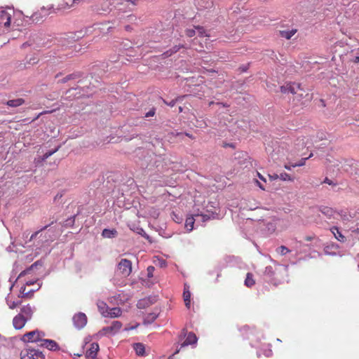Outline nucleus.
<instances>
[{"label": "nucleus", "mask_w": 359, "mask_h": 359, "mask_svg": "<svg viewBox=\"0 0 359 359\" xmlns=\"http://www.w3.org/2000/svg\"><path fill=\"white\" fill-rule=\"evenodd\" d=\"M255 284V280L253 278V275L251 273H248L245 280V285L248 287H251Z\"/></svg>", "instance_id": "b1692460"}, {"label": "nucleus", "mask_w": 359, "mask_h": 359, "mask_svg": "<svg viewBox=\"0 0 359 359\" xmlns=\"http://www.w3.org/2000/svg\"><path fill=\"white\" fill-rule=\"evenodd\" d=\"M27 320V318L22 314H18L14 317L13 324L15 329L20 330L25 326Z\"/></svg>", "instance_id": "f8f14e48"}, {"label": "nucleus", "mask_w": 359, "mask_h": 359, "mask_svg": "<svg viewBox=\"0 0 359 359\" xmlns=\"http://www.w3.org/2000/svg\"><path fill=\"white\" fill-rule=\"evenodd\" d=\"M321 212L329 218H331L334 215V210L332 208L329 207H323L320 209Z\"/></svg>", "instance_id": "bb28decb"}, {"label": "nucleus", "mask_w": 359, "mask_h": 359, "mask_svg": "<svg viewBox=\"0 0 359 359\" xmlns=\"http://www.w3.org/2000/svg\"><path fill=\"white\" fill-rule=\"evenodd\" d=\"M46 336L45 332L39 330H34L25 333L21 338V340L25 343L36 342L40 344L42 339Z\"/></svg>", "instance_id": "f03ea898"}, {"label": "nucleus", "mask_w": 359, "mask_h": 359, "mask_svg": "<svg viewBox=\"0 0 359 359\" xmlns=\"http://www.w3.org/2000/svg\"><path fill=\"white\" fill-rule=\"evenodd\" d=\"M306 160L307 158H302L299 163L292 164V168L302 166L305 164Z\"/></svg>", "instance_id": "4c0bfd02"}, {"label": "nucleus", "mask_w": 359, "mask_h": 359, "mask_svg": "<svg viewBox=\"0 0 359 359\" xmlns=\"http://www.w3.org/2000/svg\"><path fill=\"white\" fill-rule=\"evenodd\" d=\"M304 93V90H303V91H298L297 94H294V95H296V97L298 100H300L301 98L303 97Z\"/></svg>", "instance_id": "c03bdc74"}, {"label": "nucleus", "mask_w": 359, "mask_h": 359, "mask_svg": "<svg viewBox=\"0 0 359 359\" xmlns=\"http://www.w3.org/2000/svg\"><path fill=\"white\" fill-rule=\"evenodd\" d=\"M154 271V266H149L147 268L148 277L151 278L153 276L152 273H153Z\"/></svg>", "instance_id": "79ce46f5"}, {"label": "nucleus", "mask_w": 359, "mask_h": 359, "mask_svg": "<svg viewBox=\"0 0 359 359\" xmlns=\"http://www.w3.org/2000/svg\"><path fill=\"white\" fill-rule=\"evenodd\" d=\"M34 283H35V280H28V281H26V285H33Z\"/></svg>", "instance_id": "864d4df0"}, {"label": "nucleus", "mask_w": 359, "mask_h": 359, "mask_svg": "<svg viewBox=\"0 0 359 359\" xmlns=\"http://www.w3.org/2000/svg\"><path fill=\"white\" fill-rule=\"evenodd\" d=\"M179 111H180V112H182V107H179Z\"/></svg>", "instance_id": "e2e57ef3"}, {"label": "nucleus", "mask_w": 359, "mask_h": 359, "mask_svg": "<svg viewBox=\"0 0 359 359\" xmlns=\"http://www.w3.org/2000/svg\"><path fill=\"white\" fill-rule=\"evenodd\" d=\"M297 32V29H293L291 30H282L280 31V36L285 38L286 39H290Z\"/></svg>", "instance_id": "a211bd4d"}, {"label": "nucleus", "mask_w": 359, "mask_h": 359, "mask_svg": "<svg viewBox=\"0 0 359 359\" xmlns=\"http://www.w3.org/2000/svg\"><path fill=\"white\" fill-rule=\"evenodd\" d=\"M185 135H186V136H187V137H189V138H191V139H194V137L191 134H189V133H185Z\"/></svg>", "instance_id": "6e6d98bb"}, {"label": "nucleus", "mask_w": 359, "mask_h": 359, "mask_svg": "<svg viewBox=\"0 0 359 359\" xmlns=\"http://www.w3.org/2000/svg\"><path fill=\"white\" fill-rule=\"evenodd\" d=\"M138 326V325L134 326V327H126L125 330H133L134 328H136Z\"/></svg>", "instance_id": "4d7b16f0"}, {"label": "nucleus", "mask_w": 359, "mask_h": 359, "mask_svg": "<svg viewBox=\"0 0 359 359\" xmlns=\"http://www.w3.org/2000/svg\"><path fill=\"white\" fill-rule=\"evenodd\" d=\"M97 306L98 308V311H100L101 315L103 317L106 318V316H108V312L109 310V308L107 306V304L103 301H98L97 303Z\"/></svg>", "instance_id": "4468645a"}, {"label": "nucleus", "mask_w": 359, "mask_h": 359, "mask_svg": "<svg viewBox=\"0 0 359 359\" xmlns=\"http://www.w3.org/2000/svg\"><path fill=\"white\" fill-rule=\"evenodd\" d=\"M102 25V24H96V25H94V26L92 27L93 32L97 35V36H100V32L102 29V27H101Z\"/></svg>", "instance_id": "72a5a7b5"}, {"label": "nucleus", "mask_w": 359, "mask_h": 359, "mask_svg": "<svg viewBox=\"0 0 359 359\" xmlns=\"http://www.w3.org/2000/svg\"><path fill=\"white\" fill-rule=\"evenodd\" d=\"M324 182V183H325V184H329V185H332V184H333L332 181V180H330L329 178H327V177H325V179L324 180V182Z\"/></svg>", "instance_id": "de8ad7c7"}, {"label": "nucleus", "mask_w": 359, "mask_h": 359, "mask_svg": "<svg viewBox=\"0 0 359 359\" xmlns=\"http://www.w3.org/2000/svg\"><path fill=\"white\" fill-rule=\"evenodd\" d=\"M194 216L197 218V219L201 220L202 222H205L210 219V216L205 214H199L196 213L194 214Z\"/></svg>", "instance_id": "7c9ffc66"}, {"label": "nucleus", "mask_w": 359, "mask_h": 359, "mask_svg": "<svg viewBox=\"0 0 359 359\" xmlns=\"http://www.w3.org/2000/svg\"><path fill=\"white\" fill-rule=\"evenodd\" d=\"M25 288H26L25 286L21 287L20 292L22 293H25Z\"/></svg>", "instance_id": "13d9d810"}, {"label": "nucleus", "mask_w": 359, "mask_h": 359, "mask_svg": "<svg viewBox=\"0 0 359 359\" xmlns=\"http://www.w3.org/2000/svg\"><path fill=\"white\" fill-rule=\"evenodd\" d=\"M164 102L166 104H168V106H170V107H174L176 103V100H175L170 101V102H166L165 101H164Z\"/></svg>", "instance_id": "49530a36"}, {"label": "nucleus", "mask_w": 359, "mask_h": 359, "mask_svg": "<svg viewBox=\"0 0 359 359\" xmlns=\"http://www.w3.org/2000/svg\"><path fill=\"white\" fill-rule=\"evenodd\" d=\"M133 348L137 355L143 356L145 353V346L142 343H135Z\"/></svg>", "instance_id": "dca6fc26"}, {"label": "nucleus", "mask_w": 359, "mask_h": 359, "mask_svg": "<svg viewBox=\"0 0 359 359\" xmlns=\"http://www.w3.org/2000/svg\"><path fill=\"white\" fill-rule=\"evenodd\" d=\"M47 15V13H45L44 15H42L41 13H39V12H36L34 13H33L31 16V20L36 22V23H38V22H40L41 21H43V18Z\"/></svg>", "instance_id": "393cba45"}, {"label": "nucleus", "mask_w": 359, "mask_h": 359, "mask_svg": "<svg viewBox=\"0 0 359 359\" xmlns=\"http://www.w3.org/2000/svg\"><path fill=\"white\" fill-rule=\"evenodd\" d=\"M183 298L184 301V304L187 308L189 309L191 305V292L188 289L184 287V292H183Z\"/></svg>", "instance_id": "aec40b11"}, {"label": "nucleus", "mask_w": 359, "mask_h": 359, "mask_svg": "<svg viewBox=\"0 0 359 359\" xmlns=\"http://www.w3.org/2000/svg\"><path fill=\"white\" fill-rule=\"evenodd\" d=\"M122 327V323L120 321L114 320L110 326L103 327L100 333L102 335H114L116 334Z\"/></svg>", "instance_id": "20e7f679"}, {"label": "nucleus", "mask_w": 359, "mask_h": 359, "mask_svg": "<svg viewBox=\"0 0 359 359\" xmlns=\"http://www.w3.org/2000/svg\"><path fill=\"white\" fill-rule=\"evenodd\" d=\"M198 220L194 216V214L189 217H187L185 222V226L189 231H191L194 229V224L195 221Z\"/></svg>", "instance_id": "6ab92c4d"}, {"label": "nucleus", "mask_w": 359, "mask_h": 359, "mask_svg": "<svg viewBox=\"0 0 359 359\" xmlns=\"http://www.w3.org/2000/svg\"><path fill=\"white\" fill-rule=\"evenodd\" d=\"M276 250L279 254L282 255H285L290 252V250L284 245L278 248Z\"/></svg>", "instance_id": "f704fd0d"}, {"label": "nucleus", "mask_w": 359, "mask_h": 359, "mask_svg": "<svg viewBox=\"0 0 359 359\" xmlns=\"http://www.w3.org/2000/svg\"><path fill=\"white\" fill-rule=\"evenodd\" d=\"M314 238H315L314 236H308L305 237V240L306 241H313L314 239Z\"/></svg>", "instance_id": "09e8293b"}, {"label": "nucleus", "mask_w": 359, "mask_h": 359, "mask_svg": "<svg viewBox=\"0 0 359 359\" xmlns=\"http://www.w3.org/2000/svg\"><path fill=\"white\" fill-rule=\"evenodd\" d=\"M184 48V45L175 46L171 49L167 50L163 53V55L167 57L171 56L172 54L177 53L180 48Z\"/></svg>", "instance_id": "5701e85b"}, {"label": "nucleus", "mask_w": 359, "mask_h": 359, "mask_svg": "<svg viewBox=\"0 0 359 359\" xmlns=\"http://www.w3.org/2000/svg\"><path fill=\"white\" fill-rule=\"evenodd\" d=\"M116 233V231L115 230H109V229H104L103 231H102V236L104 237H107V238H111L112 236H114V234Z\"/></svg>", "instance_id": "2f4dec72"}, {"label": "nucleus", "mask_w": 359, "mask_h": 359, "mask_svg": "<svg viewBox=\"0 0 359 359\" xmlns=\"http://www.w3.org/2000/svg\"><path fill=\"white\" fill-rule=\"evenodd\" d=\"M38 62H39V60L36 57H32L29 59L28 63L29 65H35V64L38 63Z\"/></svg>", "instance_id": "37998d69"}, {"label": "nucleus", "mask_w": 359, "mask_h": 359, "mask_svg": "<svg viewBox=\"0 0 359 359\" xmlns=\"http://www.w3.org/2000/svg\"><path fill=\"white\" fill-rule=\"evenodd\" d=\"M11 16L8 12L5 11H0V28H8L11 25Z\"/></svg>", "instance_id": "9b49d317"}, {"label": "nucleus", "mask_w": 359, "mask_h": 359, "mask_svg": "<svg viewBox=\"0 0 359 359\" xmlns=\"http://www.w3.org/2000/svg\"><path fill=\"white\" fill-rule=\"evenodd\" d=\"M257 176L260 180H263L264 182H266V179L259 172H257Z\"/></svg>", "instance_id": "3c124183"}, {"label": "nucleus", "mask_w": 359, "mask_h": 359, "mask_svg": "<svg viewBox=\"0 0 359 359\" xmlns=\"http://www.w3.org/2000/svg\"><path fill=\"white\" fill-rule=\"evenodd\" d=\"M129 28H130V27H129V26H126V30H128V29H129Z\"/></svg>", "instance_id": "0e129e2a"}, {"label": "nucleus", "mask_w": 359, "mask_h": 359, "mask_svg": "<svg viewBox=\"0 0 359 359\" xmlns=\"http://www.w3.org/2000/svg\"><path fill=\"white\" fill-rule=\"evenodd\" d=\"M279 179L283 181H290L292 182L294 179L287 173L282 172L279 175Z\"/></svg>", "instance_id": "473e14b6"}, {"label": "nucleus", "mask_w": 359, "mask_h": 359, "mask_svg": "<svg viewBox=\"0 0 359 359\" xmlns=\"http://www.w3.org/2000/svg\"><path fill=\"white\" fill-rule=\"evenodd\" d=\"M98 350V344L93 343L90 344V347L86 351V356L90 359H95L96 358Z\"/></svg>", "instance_id": "ddd939ff"}, {"label": "nucleus", "mask_w": 359, "mask_h": 359, "mask_svg": "<svg viewBox=\"0 0 359 359\" xmlns=\"http://www.w3.org/2000/svg\"><path fill=\"white\" fill-rule=\"evenodd\" d=\"M196 34V31L194 29H187L186 30V35L188 37H192Z\"/></svg>", "instance_id": "58836bf2"}, {"label": "nucleus", "mask_w": 359, "mask_h": 359, "mask_svg": "<svg viewBox=\"0 0 359 359\" xmlns=\"http://www.w3.org/2000/svg\"><path fill=\"white\" fill-rule=\"evenodd\" d=\"M354 233H355L356 234H358L359 235V228H357L356 229H355L353 231Z\"/></svg>", "instance_id": "052dcab7"}, {"label": "nucleus", "mask_w": 359, "mask_h": 359, "mask_svg": "<svg viewBox=\"0 0 359 359\" xmlns=\"http://www.w3.org/2000/svg\"><path fill=\"white\" fill-rule=\"evenodd\" d=\"M20 314H22L25 317V318H27V320L31 318L32 315V308L29 306H28V305L25 306H23L21 309V313Z\"/></svg>", "instance_id": "412c9836"}, {"label": "nucleus", "mask_w": 359, "mask_h": 359, "mask_svg": "<svg viewBox=\"0 0 359 359\" xmlns=\"http://www.w3.org/2000/svg\"><path fill=\"white\" fill-rule=\"evenodd\" d=\"M197 127H203V123H198L196 125Z\"/></svg>", "instance_id": "680f3d73"}, {"label": "nucleus", "mask_w": 359, "mask_h": 359, "mask_svg": "<svg viewBox=\"0 0 359 359\" xmlns=\"http://www.w3.org/2000/svg\"><path fill=\"white\" fill-rule=\"evenodd\" d=\"M60 147H57L55 150L53 151H48L46 152V154H44L43 155V157L44 158H48L49 156H50L52 154H53L55 152H56L57 151H58Z\"/></svg>", "instance_id": "ea45409f"}, {"label": "nucleus", "mask_w": 359, "mask_h": 359, "mask_svg": "<svg viewBox=\"0 0 359 359\" xmlns=\"http://www.w3.org/2000/svg\"><path fill=\"white\" fill-rule=\"evenodd\" d=\"M41 353L39 352L35 349L26 348L21 351L20 358L21 359H39Z\"/></svg>", "instance_id": "6e6552de"}, {"label": "nucleus", "mask_w": 359, "mask_h": 359, "mask_svg": "<svg viewBox=\"0 0 359 359\" xmlns=\"http://www.w3.org/2000/svg\"><path fill=\"white\" fill-rule=\"evenodd\" d=\"M269 177L271 180L279 179V175L278 174L269 175Z\"/></svg>", "instance_id": "a18cd8bd"}, {"label": "nucleus", "mask_w": 359, "mask_h": 359, "mask_svg": "<svg viewBox=\"0 0 359 359\" xmlns=\"http://www.w3.org/2000/svg\"><path fill=\"white\" fill-rule=\"evenodd\" d=\"M77 76H78V75L76 74H69L62 79V82L66 83L67 81H68L71 79H74L76 78Z\"/></svg>", "instance_id": "c9c22d12"}, {"label": "nucleus", "mask_w": 359, "mask_h": 359, "mask_svg": "<svg viewBox=\"0 0 359 359\" xmlns=\"http://www.w3.org/2000/svg\"><path fill=\"white\" fill-rule=\"evenodd\" d=\"M52 111H50V112H52ZM48 111H43V112H42V113H41V114H46V113H48Z\"/></svg>", "instance_id": "69168bd1"}, {"label": "nucleus", "mask_w": 359, "mask_h": 359, "mask_svg": "<svg viewBox=\"0 0 359 359\" xmlns=\"http://www.w3.org/2000/svg\"><path fill=\"white\" fill-rule=\"evenodd\" d=\"M179 353V350H177L175 353Z\"/></svg>", "instance_id": "338daca9"}, {"label": "nucleus", "mask_w": 359, "mask_h": 359, "mask_svg": "<svg viewBox=\"0 0 359 359\" xmlns=\"http://www.w3.org/2000/svg\"><path fill=\"white\" fill-rule=\"evenodd\" d=\"M39 346L41 347H45L50 351H56L60 348L59 345L55 341L46 339H44V337L42 339L41 343L39 344Z\"/></svg>", "instance_id": "9d476101"}, {"label": "nucleus", "mask_w": 359, "mask_h": 359, "mask_svg": "<svg viewBox=\"0 0 359 359\" xmlns=\"http://www.w3.org/2000/svg\"><path fill=\"white\" fill-rule=\"evenodd\" d=\"M135 6V3L132 0H104L101 4V11L110 12L113 8H117L122 12H126L130 6Z\"/></svg>", "instance_id": "f257e3e1"}, {"label": "nucleus", "mask_w": 359, "mask_h": 359, "mask_svg": "<svg viewBox=\"0 0 359 359\" xmlns=\"http://www.w3.org/2000/svg\"><path fill=\"white\" fill-rule=\"evenodd\" d=\"M256 183L257 186L262 190H265V188L263 187V185L257 180H256Z\"/></svg>", "instance_id": "8fccbe9b"}, {"label": "nucleus", "mask_w": 359, "mask_h": 359, "mask_svg": "<svg viewBox=\"0 0 359 359\" xmlns=\"http://www.w3.org/2000/svg\"><path fill=\"white\" fill-rule=\"evenodd\" d=\"M280 90L283 93H292L293 95L297 94L298 91H303L301 85L297 83H287L285 85L280 87Z\"/></svg>", "instance_id": "423d86ee"}, {"label": "nucleus", "mask_w": 359, "mask_h": 359, "mask_svg": "<svg viewBox=\"0 0 359 359\" xmlns=\"http://www.w3.org/2000/svg\"><path fill=\"white\" fill-rule=\"evenodd\" d=\"M292 167V165H287V164H285V165H284V168H285L286 170H290Z\"/></svg>", "instance_id": "5fc2aeb1"}, {"label": "nucleus", "mask_w": 359, "mask_h": 359, "mask_svg": "<svg viewBox=\"0 0 359 359\" xmlns=\"http://www.w3.org/2000/svg\"><path fill=\"white\" fill-rule=\"evenodd\" d=\"M76 36H62L60 38L59 42L63 44L64 41H67L68 44L73 43L76 40Z\"/></svg>", "instance_id": "a878e982"}, {"label": "nucleus", "mask_w": 359, "mask_h": 359, "mask_svg": "<svg viewBox=\"0 0 359 359\" xmlns=\"http://www.w3.org/2000/svg\"><path fill=\"white\" fill-rule=\"evenodd\" d=\"M275 271H276V270L273 269V266H266L264 273V275H266L269 277H272L275 275Z\"/></svg>", "instance_id": "c85d7f7f"}, {"label": "nucleus", "mask_w": 359, "mask_h": 359, "mask_svg": "<svg viewBox=\"0 0 359 359\" xmlns=\"http://www.w3.org/2000/svg\"><path fill=\"white\" fill-rule=\"evenodd\" d=\"M331 232L333 233L334 238L341 242L344 243L346 241L345 236L341 233L339 229L337 226H333L330 229Z\"/></svg>", "instance_id": "2eb2a0df"}, {"label": "nucleus", "mask_w": 359, "mask_h": 359, "mask_svg": "<svg viewBox=\"0 0 359 359\" xmlns=\"http://www.w3.org/2000/svg\"><path fill=\"white\" fill-rule=\"evenodd\" d=\"M186 337V339L181 344V347H184L189 345H194L197 343L198 339L196 335L192 332L187 333V330L186 329H183L182 330L180 337Z\"/></svg>", "instance_id": "39448f33"}, {"label": "nucleus", "mask_w": 359, "mask_h": 359, "mask_svg": "<svg viewBox=\"0 0 359 359\" xmlns=\"http://www.w3.org/2000/svg\"><path fill=\"white\" fill-rule=\"evenodd\" d=\"M154 114V111H149L147 114V116H153Z\"/></svg>", "instance_id": "bf43d9fd"}, {"label": "nucleus", "mask_w": 359, "mask_h": 359, "mask_svg": "<svg viewBox=\"0 0 359 359\" xmlns=\"http://www.w3.org/2000/svg\"><path fill=\"white\" fill-rule=\"evenodd\" d=\"M7 304L11 309H14L21 304L20 300L13 301L11 299H7Z\"/></svg>", "instance_id": "cd10ccee"}, {"label": "nucleus", "mask_w": 359, "mask_h": 359, "mask_svg": "<svg viewBox=\"0 0 359 359\" xmlns=\"http://www.w3.org/2000/svg\"><path fill=\"white\" fill-rule=\"evenodd\" d=\"M353 62L354 63H358L359 62V56H357L355 57L353 60H352Z\"/></svg>", "instance_id": "603ef678"}, {"label": "nucleus", "mask_w": 359, "mask_h": 359, "mask_svg": "<svg viewBox=\"0 0 359 359\" xmlns=\"http://www.w3.org/2000/svg\"><path fill=\"white\" fill-rule=\"evenodd\" d=\"M79 2L80 0H72L71 2H67L62 0L57 4V7L55 8L51 7L50 9H53V11H50L49 13H56L59 11H65L67 9H69L74 6V4H79Z\"/></svg>", "instance_id": "0eeeda50"}, {"label": "nucleus", "mask_w": 359, "mask_h": 359, "mask_svg": "<svg viewBox=\"0 0 359 359\" xmlns=\"http://www.w3.org/2000/svg\"><path fill=\"white\" fill-rule=\"evenodd\" d=\"M25 102V100L22 98H18L15 100H8L6 104L8 106L11 107H16L22 105Z\"/></svg>", "instance_id": "4be33fe9"}, {"label": "nucleus", "mask_w": 359, "mask_h": 359, "mask_svg": "<svg viewBox=\"0 0 359 359\" xmlns=\"http://www.w3.org/2000/svg\"><path fill=\"white\" fill-rule=\"evenodd\" d=\"M48 226H44L43 228H42L41 230L36 231L34 233H33V234L31 236V237H30V239H29V240H30V241H32V240H33L34 238H35L36 237V236L39 234V233L40 231H43V230H45V229H46Z\"/></svg>", "instance_id": "a19ab883"}, {"label": "nucleus", "mask_w": 359, "mask_h": 359, "mask_svg": "<svg viewBox=\"0 0 359 359\" xmlns=\"http://www.w3.org/2000/svg\"><path fill=\"white\" fill-rule=\"evenodd\" d=\"M117 268L122 276L127 277L132 272V262L127 259H122L118 264Z\"/></svg>", "instance_id": "7ed1b4c3"}, {"label": "nucleus", "mask_w": 359, "mask_h": 359, "mask_svg": "<svg viewBox=\"0 0 359 359\" xmlns=\"http://www.w3.org/2000/svg\"><path fill=\"white\" fill-rule=\"evenodd\" d=\"M122 314V311L118 307H114L109 309L108 312V316H106V318H117L121 316Z\"/></svg>", "instance_id": "f3484780"}, {"label": "nucleus", "mask_w": 359, "mask_h": 359, "mask_svg": "<svg viewBox=\"0 0 359 359\" xmlns=\"http://www.w3.org/2000/svg\"><path fill=\"white\" fill-rule=\"evenodd\" d=\"M73 322H74V325L77 328L81 329L86 325L87 317H86V314H84L83 313H79L74 316Z\"/></svg>", "instance_id": "1a4fd4ad"}, {"label": "nucleus", "mask_w": 359, "mask_h": 359, "mask_svg": "<svg viewBox=\"0 0 359 359\" xmlns=\"http://www.w3.org/2000/svg\"><path fill=\"white\" fill-rule=\"evenodd\" d=\"M35 266V264H32L29 268L22 271L18 276L17 280H20L22 277L25 276L29 274L30 272L32 271L34 266Z\"/></svg>", "instance_id": "c756f323"}, {"label": "nucleus", "mask_w": 359, "mask_h": 359, "mask_svg": "<svg viewBox=\"0 0 359 359\" xmlns=\"http://www.w3.org/2000/svg\"><path fill=\"white\" fill-rule=\"evenodd\" d=\"M196 29L198 30V33L200 36H209L208 35L205 34V31L203 27L198 26L196 27Z\"/></svg>", "instance_id": "e433bc0d"}]
</instances>
